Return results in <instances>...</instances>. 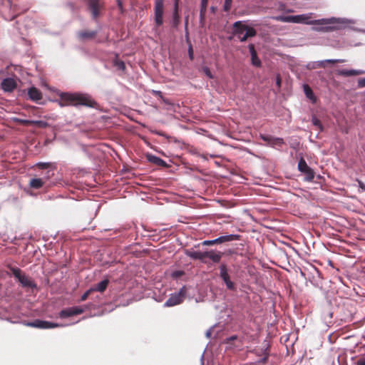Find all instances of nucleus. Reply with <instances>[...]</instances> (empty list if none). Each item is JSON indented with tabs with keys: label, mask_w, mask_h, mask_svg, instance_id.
Instances as JSON below:
<instances>
[{
	"label": "nucleus",
	"mask_w": 365,
	"mask_h": 365,
	"mask_svg": "<svg viewBox=\"0 0 365 365\" xmlns=\"http://www.w3.org/2000/svg\"><path fill=\"white\" fill-rule=\"evenodd\" d=\"M60 105L61 106H71L77 107L83 106L94 108L96 106V102L87 94L62 93L60 95Z\"/></svg>",
	"instance_id": "f257e3e1"
},
{
	"label": "nucleus",
	"mask_w": 365,
	"mask_h": 365,
	"mask_svg": "<svg viewBox=\"0 0 365 365\" xmlns=\"http://www.w3.org/2000/svg\"><path fill=\"white\" fill-rule=\"evenodd\" d=\"M309 14H301V15H297V16H273L272 19L277 21L281 22H287V23H295V24H299V23H304L307 24H311V25H324L328 24H331L334 22L333 19H322L318 20H312L308 21V20L310 19Z\"/></svg>",
	"instance_id": "f03ea898"
},
{
	"label": "nucleus",
	"mask_w": 365,
	"mask_h": 365,
	"mask_svg": "<svg viewBox=\"0 0 365 365\" xmlns=\"http://www.w3.org/2000/svg\"><path fill=\"white\" fill-rule=\"evenodd\" d=\"M87 10L90 12L91 18L94 21H97L101 17L105 10L104 0H83Z\"/></svg>",
	"instance_id": "7ed1b4c3"
},
{
	"label": "nucleus",
	"mask_w": 365,
	"mask_h": 365,
	"mask_svg": "<svg viewBox=\"0 0 365 365\" xmlns=\"http://www.w3.org/2000/svg\"><path fill=\"white\" fill-rule=\"evenodd\" d=\"M8 268L11 272L13 275L19 280L23 287L36 288V284L32 280L31 277L26 275L18 267L8 266Z\"/></svg>",
	"instance_id": "20e7f679"
},
{
	"label": "nucleus",
	"mask_w": 365,
	"mask_h": 365,
	"mask_svg": "<svg viewBox=\"0 0 365 365\" xmlns=\"http://www.w3.org/2000/svg\"><path fill=\"white\" fill-rule=\"evenodd\" d=\"M164 1L155 0L154 5V30L158 34V28L163 24Z\"/></svg>",
	"instance_id": "39448f33"
},
{
	"label": "nucleus",
	"mask_w": 365,
	"mask_h": 365,
	"mask_svg": "<svg viewBox=\"0 0 365 365\" xmlns=\"http://www.w3.org/2000/svg\"><path fill=\"white\" fill-rule=\"evenodd\" d=\"M186 294V289L183 287H182L180 291L177 293L172 294L169 299L165 302V307H173L178 304H181L185 297Z\"/></svg>",
	"instance_id": "423d86ee"
},
{
	"label": "nucleus",
	"mask_w": 365,
	"mask_h": 365,
	"mask_svg": "<svg viewBox=\"0 0 365 365\" xmlns=\"http://www.w3.org/2000/svg\"><path fill=\"white\" fill-rule=\"evenodd\" d=\"M299 170L305 175V180L312 181L314 178V170L308 166L305 160L302 158L298 163Z\"/></svg>",
	"instance_id": "0eeeda50"
},
{
	"label": "nucleus",
	"mask_w": 365,
	"mask_h": 365,
	"mask_svg": "<svg viewBox=\"0 0 365 365\" xmlns=\"http://www.w3.org/2000/svg\"><path fill=\"white\" fill-rule=\"evenodd\" d=\"M220 276L224 281L228 289L232 291L236 290V286L234 282L230 280V276L227 272V267L225 264H221L220 266Z\"/></svg>",
	"instance_id": "6e6552de"
},
{
	"label": "nucleus",
	"mask_w": 365,
	"mask_h": 365,
	"mask_svg": "<svg viewBox=\"0 0 365 365\" xmlns=\"http://www.w3.org/2000/svg\"><path fill=\"white\" fill-rule=\"evenodd\" d=\"M26 325L31 327L43 329L56 328L61 326L58 324L52 323L50 322L43 321L40 319H36L34 322H28Z\"/></svg>",
	"instance_id": "1a4fd4ad"
},
{
	"label": "nucleus",
	"mask_w": 365,
	"mask_h": 365,
	"mask_svg": "<svg viewBox=\"0 0 365 365\" xmlns=\"http://www.w3.org/2000/svg\"><path fill=\"white\" fill-rule=\"evenodd\" d=\"M83 312V309L79 307H70L63 309L59 313L61 318H67L74 315L81 314Z\"/></svg>",
	"instance_id": "9d476101"
},
{
	"label": "nucleus",
	"mask_w": 365,
	"mask_h": 365,
	"mask_svg": "<svg viewBox=\"0 0 365 365\" xmlns=\"http://www.w3.org/2000/svg\"><path fill=\"white\" fill-rule=\"evenodd\" d=\"M1 86L4 91L11 92L17 87V83L14 78H6L2 81Z\"/></svg>",
	"instance_id": "9b49d317"
},
{
	"label": "nucleus",
	"mask_w": 365,
	"mask_h": 365,
	"mask_svg": "<svg viewBox=\"0 0 365 365\" xmlns=\"http://www.w3.org/2000/svg\"><path fill=\"white\" fill-rule=\"evenodd\" d=\"M346 61L344 59H327L324 61H319L317 62H314L310 68H325L327 63H344Z\"/></svg>",
	"instance_id": "f8f14e48"
},
{
	"label": "nucleus",
	"mask_w": 365,
	"mask_h": 365,
	"mask_svg": "<svg viewBox=\"0 0 365 365\" xmlns=\"http://www.w3.org/2000/svg\"><path fill=\"white\" fill-rule=\"evenodd\" d=\"M262 140L267 142L271 146H282L284 144V140L281 138H275L270 135H264L262 137Z\"/></svg>",
	"instance_id": "ddd939ff"
},
{
	"label": "nucleus",
	"mask_w": 365,
	"mask_h": 365,
	"mask_svg": "<svg viewBox=\"0 0 365 365\" xmlns=\"http://www.w3.org/2000/svg\"><path fill=\"white\" fill-rule=\"evenodd\" d=\"M223 255V252L215 250L207 251L206 258H209L214 263H219Z\"/></svg>",
	"instance_id": "4468645a"
},
{
	"label": "nucleus",
	"mask_w": 365,
	"mask_h": 365,
	"mask_svg": "<svg viewBox=\"0 0 365 365\" xmlns=\"http://www.w3.org/2000/svg\"><path fill=\"white\" fill-rule=\"evenodd\" d=\"M97 35L96 31L83 30L78 33V37L81 40H88L94 38Z\"/></svg>",
	"instance_id": "2eb2a0df"
},
{
	"label": "nucleus",
	"mask_w": 365,
	"mask_h": 365,
	"mask_svg": "<svg viewBox=\"0 0 365 365\" xmlns=\"http://www.w3.org/2000/svg\"><path fill=\"white\" fill-rule=\"evenodd\" d=\"M28 95L29 98L34 101H38L43 98L41 92L35 87H31L29 89Z\"/></svg>",
	"instance_id": "dca6fc26"
},
{
	"label": "nucleus",
	"mask_w": 365,
	"mask_h": 365,
	"mask_svg": "<svg viewBox=\"0 0 365 365\" xmlns=\"http://www.w3.org/2000/svg\"><path fill=\"white\" fill-rule=\"evenodd\" d=\"M248 27V26L243 24L242 21H236L233 24L234 33L235 35L240 36Z\"/></svg>",
	"instance_id": "f3484780"
},
{
	"label": "nucleus",
	"mask_w": 365,
	"mask_h": 365,
	"mask_svg": "<svg viewBox=\"0 0 365 365\" xmlns=\"http://www.w3.org/2000/svg\"><path fill=\"white\" fill-rule=\"evenodd\" d=\"M336 73L341 76L348 77V76H358V75L361 74L362 73L360 71L354 70V69H351V70L341 69V70L336 71Z\"/></svg>",
	"instance_id": "a211bd4d"
},
{
	"label": "nucleus",
	"mask_w": 365,
	"mask_h": 365,
	"mask_svg": "<svg viewBox=\"0 0 365 365\" xmlns=\"http://www.w3.org/2000/svg\"><path fill=\"white\" fill-rule=\"evenodd\" d=\"M238 240H240V235H227L217 237V242H219V244Z\"/></svg>",
	"instance_id": "6ab92c4d"
},
{
	"label": "nucleus",
	"mask_w": 365,
	"mask_h": 365,
	"mask_svg": "<svg viewBox=\"0 0 365 365\" xmlns=\"http://www.w3.org/2000/svg\"><path fill=\"white\" fill-rule=\"evenodd\" d=\"M245 31V34L242 37L238 36L241 42H245L248 39V38L254 37L257 34L256 30L252 27L249 26Z\"/></svg>",
	"instance_id": "aec40b11"
},
{
	"label": "nucleus",
	"mask_w": 365,
	"mask_h": 365,
	"mask_svg": "<svg viewBox=\"0 0 365 365\" xmlns=\"http://www.w3.org/2000/svg\"><path fill=\"white\" fill-rule=\"evenodd\" d=\"M109 280L106 279L92 287V289H93V292H103L106 289Z\"/></svg>",
	"instance_id": "412c9836"
},
{
	"label": "nucleus",
	"mask_w": 365,
	"mask_h": 365,
	"mask_svg": "<svg viewBox=\"0 0 365 365\" xmlns=\"http://www.w3.org/2000/svg\"><path fill=\"white\" fill-rule=\"evenodd\" d=\"M45 182L41 178H33L29 182L30 187L33 189H39L43 187Z\"/></svg>",
	"instance_id": "4be33fe9"
},
{
	"label": "nucleus",
	"mask_w": 365,
	"mask_h": 365,
	"mask_svg": "<svg viewBox=\"0 0 365 365\" xmlns=\"http://www.w3.org/2000/svg\"><path fill=\"white\" fill-rule=\"evenodd\" d=\"M206 252H199V251H194L191 252L188 254V256H190L191 258L195 259H200L201 261H204L206 258Z\"/></svg>",
	"instance_id": "5701e85b"
},
{
	"label": "nucleus",
	"mask_w": 365,
	"mask_h": 365,
	"mask_svg": "<svg viewBox=\"0 0 365 365\" xmlns=\"http://www.w3.org/2000/svg\"><path fill=\"white\" fill-rule=\"evenodd\" d=\"M148 160L157 165L166 167L167 163L159 157L155 156V155H149L148 156Z\"/></svg>",
	"instance_id": "b1692460"
},
{
	"label": "nucleus",
	"mask_w": 365,
	"mask_h": 365,
	"mask_svg": "<svg viewBox=\"0 0 365 365\" xmlns=\"http://www.w3.org/2000/svg\"><path fill=\"white\" fill-rule=\"evenodd\" d=\"M304 93H305L306 96L309 99L312 100L313 101H315V96H314V95L313 93V91L311 89V88L308 85H304Z\"/></svg>",
	"instance_id": "393cba45"
},
{
	"label": "nucleus",
	"mask_w": 365,
	"mask_h": 365,
	"mask_svg": "<svg viewBox=\"0 0 365 365\" xmlns=\"http://www.w3.org/2000/svg\"><path fill=\"white\" fill-rule=\"evenodd\" d=\"M251 63L254 66L260 67L262 65L261 61L257 56V53L251 54Z\"/></svg>",
	"instance_id": "a878e982"
},
{
	"label": "nucleus",
	"mask_w": 365,
	"mask_h": 365,
	"mask_svg": "<svg viewBox=\"0 0 365 365\" xmlns=\"http://www.w3.org/2000/svg\"><path fill=\"white\" fill-rule=\"evenodd\" d=\"M114 65L118 68V69L124 71L125 69V63L123 61L116 60L114 61Z\"/></svg>",
	"instance_id": "bb28decb"
},
{
	"label": "nucleus",
	"mask_w": 365,
	"mask_h": 365,
	"mask_svg": "<svg viewBox=\"0 0 365 365\" xmlns=\"http://www.w3.org/2000/svg\"><path fill=\"white\" fill-rule=\"evenodd\" d=\"M36 166L40 169H47L51 168L52 164L51 163H38Z\"/></svg>",
	"instance_id": "cd10ccee"
},
{
	"label": "nucleus",
	"mask_w": 365,
	"mask_h": 365,
	"mask_svg": "<svg viewBox=\"0 0 365 365\" xmlns=\"http://www.w3.org/2000/svg\"><path fill=\"white\" fill-rule=\"evenodd\" d=\"M312 29L316 31H329L333 29V27H331V26L314 27Z\"/></svg>",
	"instance_id": "c85d7f7f"
},
{
	"label": "nucleus",
	"mask_w": 365,
	"mask_h": 365,
	"mask_svg": "<svg viewBox=\"0 0 365 365\" xmlns=\"http://www.w3.org/2000/svg\"><path fill=\"white\" fill-rule=\"evenodd\" d=\"M217 238L215 239V240H205L202 242V244L203 245H207V246H211V245H216V244H219V242H217Z\"/></svg>",
	"instance_id": "c756f323"
},
{
	"label": "nucleus",
	"mask_w": 365,
	"mask_h": 365,
	"mask_svg": "<svg viewBox=\"0 0 365 365\" xmlns=\"http://www.w3.org/2000/svg\"><path fill=\"white\" fill-rule=\"evenodd\" d=\"M232 0H225L224 4V11H229L231 9Z\"/></svg>",
	"instance_id": "7c9ffc66"
},
{
	"label": "nucleus",
	"mask_w": 365,
	"mask_h": 365,
	"mask_svg": "<svg viewBox=\"0 0 365 365\" xmlns=\"http://www.w3.org/2000/svg\"><path fill=\"white\" fill-rule=\"evenodd\" d=\"M93 292V289H92V288L89 289L88 290H87L81 297V301H85L87 299V298L88 297V296L91 294V293H92Z\"/></svg>",
	"instance_id": "2f4dec72"
},
{
	"label": "nucleus",
	"mask_w": 365,
	"mask_h": 365,
	"mask_svg": "<svg viewBox=\"0 0 365 365\" xmlns=\"http://www.w3.org/2000/svg\"><path fill=\"white\" fill-rule=\"evenodd\" d=\"M312 123L314 125L318 127L321 130H322V125L321 124V122L319 119H317V118H312Z\"/></svg>",
	"instance_id": "473e14b6"
},
{
	"label": "nucleus",
	"mask_w": 365,
	"mask_h": 365,
	"mask_svg": "<svg viewBox=\"0 0 365 365\" xmlns=\"http://www.w3.org/2000/svg\"><path fill=\"white\" fill-rule=\"evenodd\" d=\"M206 11L200 10V21L202 24H204L205 19Z\"/></svg>",
	"instance_id": "72a5a7b5"
},
{
	"label": "nucleus",
	"mask_w": 365,
	"mask_h": 365,
	"mask_svg": "<svg viewBox=\"0 0 365 365\" xmlns=\"http://www.w3.org/2000/svg\"><path fill=\"white\" fill-rule=\"evenodd\" d=\"M208 0H201L200 10L207 11Z\"/></svg>",
	"instance_id": "f704fd0d"
},
{
	"label": "nucleus",
	"mask_w": 365,
	"mask_h": 365,
	"mask_svg": "<svg viewBox=\"0 0 365 365\" xmlns=\"http://www.w3.org/2000/svg\"><path fill=\"white\" fill-rule=\"evenodd\" d=\"M238 339L237 335H233L225 339L226 344H231L232 341L237 340Z\"/></svg>",
	"instance_id": "c9c22d12"
},
{
	"label": "nucleus",
	"mask_w": 365,
	"mask_h": 365,
	"mask_svg": "<svg viewBox=\"0 0 365 365\" xmlns=\"http://www.w3.org/2000/svg\"><path fill=\"white\" fill-rule=\"evenodd\" d=\"M188 54H189V58L190 60H193L194 58V56H193V49H192V46L191 44H190V46H189V48H188Z\"/></svg>",
	"instance_id": "e433bc0d"
},
{
	"label": "nucleus",
	"mask_w": 365,
	"mask_h": 365,
	"mask_svg": "<svg viewBox=\"0 0 365 365\" xmlns=\"http://www.w3.org/2000/svg\"><path fill=\"white\" fill-rule=\"evenodd\" d=\"M248 48H249V51L250 52V55L257 53V51H256V50L255 48V45L254 44H252V43L249 44Z\"/></svg>",
	"instance_id": "4c0bfd02"
},
{
	"label": "nucleus",
	"mask_w": 365,
	"mask_h": 365,
	"mask_svg": "<svg viewBox=\"0 0 365 365\" xmlns=\"http://www.w3.org/2000/svg\"><path fill=\"white\" fill-rule=\"evenodd\" d=\"M204 72L207 76H208L210 78H212V75L208 68H207V67L204 68Z\"/></svg>",
	"instance_id": "58836bf2"
},
{
	"label": "nucleus",
	"mask_w": 365,
	"mask_h": 365,
	"mask_svg": "<svg viewBox=\"0 0 365 365\" xmlns=\"http://www.w3.org/2000/svg\"><path fill=\"white\" fill-rule=\"evenodd\" d=\"M179 18H180L179 14L177 13V15H176L173 12V21H174L175 25H178V21H179Z\"/></svg>",
	"instance_id": "ea45409f"
},
{
	"label": "nucleus",
	"mask_w": 365,
	"mask_h": 365,
	"mask_svg": "<svg viewBox=\"0 0 365 365\" xmlns=\"http://www.w3.org/2000/svg\"><path fill=\"white\" fill-rule=\"evenodd\" d=\"M178 2H179V0H175V4H174V13L175 14L177 15V13L178 14Z\"/></svg>",
	"instance_id": "a19ab883"
},
{
	"label": "nucleus",
	"mask_w": 365,
	"mask_h": 365,
	"mask_svg": "<svg viewBox=\"0 0 365 365\" xmlns=\"http://www.w3.org/2000/svg\"><path fill=\"white\" fill-rule=\"evenodd\" d=\"M183 274V272L182 271H177V272H175L173 275V277H180Z\"/></svg>",
	"instance_id": "79ce46f5"
},
{
	"label": "nucleus",
	"mask_w": 365,
	"mask_h": 365,
	"mask_svg": "<svg viewBox=\"0 0 365 365\" xmlns=\"http://www.w3.org/2000/svg\"><path fill=\"white\" fill-rule=\"evenodd\" d=\"M356 365H365V359L362 358L357 361Z\"/></svg>",
	"instance_id": "37998d69"
},
{
	"label": "nucleus",
	"mask_w": 365,
	"mask_h": 365,
	"mask_svg": "<svg viewBox=\"0 0 365 365\" xmlns=\"http://www.w3.org/2000/svg\"><path fill=\"white\" fill-rule=\"evenodd\" d=\"M268 360V355L264 356L261 360L260 363L265 364L267 362Z\"/></svg>",
	"instance_id": "c03bdc74"
},
{
	"label": "nucleus",
	"mask_w": 365,
	"mask_h": 365,
	"mask_svg": "<svg viewBox=\"0 0 365 365\" xmlns=\"http://www.w3.org/2000/svg\"><path fill=\"white\" fill-rule=\"evenodd\" d=\"M358 182H359V187L361 189H362L363 190H365V184L360 180H359Z\"/></svg>",
	"instance_id": "a18cd8bd"
},
{
	"label": "nucleus",
	"mask_w": 365,
	"mask_h": 365,
	"mask_svg": "<svg viewBox=\"0 0 365 365\" xmlns=\"http://www.w3.org/2000/svg\"><path fill=\"white\" fill-rule=\"evenodd\" d=\"M18 121L25 125L29 124L31 123L29 120H18Z\"/></svg>",
	"instance_id": "49530a36"
},
{
	"label": "nucleus",
	"mask_w": 365,
	"mask_h": 365,
	"mask_svg": "<svg viewBox=\"0 0 365 365\" xmlns=\"http://www.w3.org/2000/svg\"><path fill=\"white\" fill-rule=\"evenodd\" d=\"M359 86H361V87H365V78L361 79L359 81Z\"/></svg>",
	"instance_id": "de8ad7c7"
},
{
	"label": "nucleus",
	"mask_w": 365,
	"mask_h": 365,
	"mask_svg": "<svg viewBox=\"0 0 365 365\" xmlns=\"http://www.w3.org/2000/svg\"><path fill=\"white\" fill-rule=\"evenodd\" d=\"M118 1V6L120 9H123V3L120 0H117Z\"/></svg>",
	"instance_id": "09e8293b"
},
{
	"label": "nucleus",
	"mask_w": 365,
	"mask_h": 365,
	"mask_svg": "<svg viewBox=\"0 0 365 365\" xmlns=\"http://www.w3.org/2000/svg\"><path fill=\"white\" fill-rule=\"evenodd\" d=\"M277 85L278 86V87H280L281 86V78L279 76H277Z\"/></svg>",
	"instance_id": "8fccbe9b"
},
{
	"label": "nucleus",
	"mask_w": 365,
	"mask_h": 365,
	"mask_svg": "<svg viewBox=\"0 0 365 365\" xmlns=\"http://www.w3.org/2000/svg\"><path fill=\"white\" fill-rule=\"evenodd\" d=\"M33 123H35V124H40V123H41V121H36V122H33Z\"/></svg>",
	"instance_id": "3c124183"
},
{
	"label": "nucleus",
	"mask_w": 365,
	"mask_h": 365,
	"mask_svg": "<svg viewBox=\"0 0 365 365\" xmlns=\"http://www.w3.org/2000/svg\"><path fill=\"white\" fill-rule=\"evenodd\" d=\"M283 6H284V5H281L279 9H280L281 10L284 9V7H283Z\"/></svg>",
	"instance_id": "603ef678"
}]
</instances>
